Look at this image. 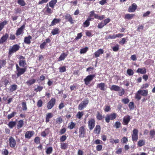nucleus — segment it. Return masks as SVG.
<instances>
[{"mask_svg":"<svg viewBox=\"0 0 155 155\" xmlns=\"http://www.w3.org/2000/svg\"><path fill=\"white\" fill-rule=\"evenodd\" d=\"M33 131H27L25 134V137L27 139H30L34 134Z\"/></svg>","mask_w":155,"mask_h":155,"instance_id":"18","label":"nucleus"},{"mask_svg":"<svg viewBox=\"0 0 155 155\" xmlns=\"http://www.w3.org/2000/svg\"><path fill=\"white\" fill-rule=\"evenodd\" d=\"M24 121L23 120H20L18 122L17 125V128L18 129L21 128L24 125Z\"/></svg>","mask_w":155,"mask_h":155,"instance_id":"35","label":"nucleus"},{"mask_svg":"<svg viewBox=\"0 0 155 155\" xmlns=\"http://www.w3.org/2000/svg\"><path fill=\"white\" fill-rule=\"evenodd\" d=\"M68 144L66 143H61V148L62 149L65 150L68 147Z\"/></svg>","mask_w":155,"mask_h":155,"instance_id":"43","label":"nucleus"},{"mask_svg":"<svg viewBox=\"0 0 155 155\" xmlns=\"http://www.w3.org/2000/svg\"><path fill=\"white\" fill-rule=\"evenodd\" d=\"M76 124L74 122H71L69 123L68 128L71 130L75 127Z\"/></svg>","mask_w":155,"mask_h":155,"instance_id":"39","label":"nucleus"},{"mask_svg":"<svg viewBox=\"0 0 155 155\" xmlns=\"http://www.w3.org/2000/svg\"><path fill=\"white\" fill-rule=\"evenodd\" d=\"M67 139V137L65 135H63L60 137V141L61 142H63L65 141Z\"/></svg>","mask_w":155,"mask_h":155,"instance_id":"59","label":"nucleus"},{"mask_svg":"<svg viewBox=\"0 0 155 155\" xmlns=\"http://www.w3.org/2000/svg\"><path fill=\"white\" fill-rule=\"evenodd\" d=\"M20 48V46L17 44L14 45L9 49L8 54H12L13 53L15 52L19 49Z\"/></svg>","mask_w":155,"mask_h":155,"instance_id":"6","label":"nucleus"},{"mask_svg":"<svg viewBox=\"0 0 155 155\" xmlns=\"http://www.w3.org/2000/svg\"><path fill=\"white\" fill-rule=\"evenodd\" d=\"M96 16L95 18L98 19L100 20H102L105 17V16L104 15H102L101 16H99L97 14V15H96Z\"/></svg>","mask_w":155,"mask_h":155,"instance_id":"54","label":"nucleus"},{"mask_svg":"<svg viewBox=\"0 0 155 155\" xmlns=\"http://www.w3.org/2000/svg\"><path fill=\"white\" fill-rule=\"evenodd\" d=\"M141 95L143 96L146 97L148 95V90H138Z\"/></svg>","mask_w":155,"mask_h":155,"instance_id":"24","label":"nucleus"},{"mask_svg":"<svg viewBox=\"0 0 155 155\" xmlns=\"http://www.w3.org/2000/svg\"><path fill=\"white\" fill-rule=\"evenodd\" d=\"M117 115L116 113H114L110 114H107L105 118V121L107 123H109L110 120L115 119Z\"/></svg>","mask_w":155,"mask_h":155,"instance_id":"2","label":"nucleus"},{"mask_svg":"<svg viewBox=\"0 0 155 155\" xmlns=\"http://www.w3.org/2000/svg\"><path fill=\"white\" fill-rule=\"evenodd\" d=\"M53 116V115L51 113H48L46 116L45 118V122L46 123L49 122L50 121V119L52 118Z\"/></svg>","mask_w":155,"mask_h":155,"instance_id":"28","label":"nucleus"},{"mask_svg":"<svg viewBox=\"0 0 155 155\" xmlns=\"http://www.w3.org/2000/svg\"><path fill=\"white\" fill-rule=\"evenodd\" d=\"M61 21L60 18H54L51 23L49 26H52L55 25L56 24H58Z\"/></svg>","mask_w":155,"mask_h":155,"instance_id":"19","label":"nucleus"},{"mask_svg":"<svg viewBox=\"0 0 155 155\" xmlns=\"http://www.w3.org/2000/svg\"><path fill=\"white\" fill-rule=\"evenodd\" d=\"M137 6L136 4L133 3L132 5L129 7L128 8V12H134L136 9L137 8Z\"/></svg>","mask_w":155,"mask_h":155,"instance_id":"16","label":"nucleus"},{"mask_svg":"<svg viewBox=\"0 0 155 155\" xmlns=\"http://www.w3.org/2000/svg\"><path fill=\"white\" fill-rule=\"evenodd\" d=\"M43 104V102L41 100H39L37 102V106L38 107H40L42 106Z\"/></svg>","mask_w":155,"mask_h":155,"instance_id":"62","label":"nucleus"},{"mask_svg":"<svg viewBox=\"0 0 155 155\" xmlns=\"http://www.w3.org/2000/svg\"><path fill=\"white\" fill-rule=\"evenodd\" d=\"M79 137H84L86 133V129L85 127L82 126L80 127L79 129Z\"/></svg>","mask_w":155,"mask_h":155,"instance_id":"9","label":"nucleus"},{"mask_svg":"<svg viewBox=\"0 0 155 155\" xmlns=\"http://www.w3.org/2000/svg\"><path fill=\"white\" fill-rule=\"evenodd\" d=\"M32 39V37L30 35L27 37H25L24 39V42L27 45H30L31 43V40Z\"/></svg>","mask_w":155,"mask_h":155,"instance_id":"21","label":"nucleus"},{"mask_svg":"<svg viewBox=\"0 0 155 155\" xmlns=\"http://www.w3.org/2000/svg\"><path fill=\"white\" fill-rule=\"evenodd\" d=\"M88 49V48L86 47L80 50V53L81 54H84L86 52Z\"/></svg>","mask_w":155,"mask_h":155,"instance_id":"52","label":"nucleus"},{"mask_svg":"<svg viewBox=\"0 0 155 155\" xmlns=\"http://www.w3.org/2000/svg\"><path fill=\"white\" fill-rule=\"evenodd\" d=\"M89 103V100L88 98L85 99L78 105V109L82 110L86 107Z\"/></svg>","mask_w":155,"mask_h":155,"instance_id":"5","label":"nucleus"},{"mask_svg":"<svg viewBox=\"0 0 155 155\" xmlns=\"http://www.w3.org/2000/svg\"><path fill=\"white\" fill-rule=\"evenodd\" d=\"M129 107L130 110H133L134 108V105L133 102H130L129 104Z\"/></svg>","mask_w":155,"mask_h":155,"instance_id":"53","label":"nucleus"},{"mask_svg":"<svg viewBox=\"0 0 155 155\" xmlns=\"http://www.w3.org/2000/svg\"><path fill=\"white\" fill-rule=\"evenodd\" d=\"M136 72L137 73H140L142 74H145L146 72V69L145 68H139L137 70Z\"/></svg>","mask_w":155,"mask_h":155,"instance_id":"27","label":"nucleus"},{"mask_svg":"<svg viewBox=\"0 0 155 155\" xmlns=\"http://www.w3.org/2000/svg\"><path fill=\"white\" fill-rule=\"evenodd\" d=\"M18 3L21 6H24L26 5V3L23 0H18Z\"/></svg>","mask_w":155,"mask_h":155,"instance_id":"49","label":"nucleus"},{"mask_svg":"<svg viewBox=\"0 0 155 155\" xmlns=\"http://www.w3.org/2000/svg\"><path fill=\"white\" fill-rule=\"evenodd\" d=\"M145 144V141L143 140H140L137 142V145L139 147H141Z\"/></svg>","mask_w":155,"mask_h":155,"instance_id":"37","label":"nucleus"},{"mask_svg":"<svg viewBox=\"0 0 155 155\" xmlns=\"http://www.w3.org/2000/svg\"><path fill=\"white\" fill-rule=\"evenodd\" d=\"M119 91H120L119 92V94H118L119 96H121L123 95L124 94L125 91L124 89L123 88H122V89L120 88V90H119Z\"/></svg>","mask_w":155,"mask_h":155,"instance_id":"56","label":"nucleus"},{"mask_svg":"<svg viewBox=\"0 0 155 155\" xmlns=\"http://www.w3.org/2000/svg\"><path fill=\"white\" fill-rule=\"evenodd\" d=\"M63 122V119L61 117H58L56 120V124H60Z\"/></svg>","mask_w":155,"mask_h":155,"instance_id":"57","label":"nucleus"},{"mask_svg":"<svg viewBox=\"0 0 155 155\" xmlns=\"http://www.w3.org/2000/svg\"><path fill=\"white\" fill-rule=\"evenodd\" d=\"M36 80L32 78L28 80L26 82V84L28 86H30L35 83Z\"/></svg>","mask_w":155,"mask_h":155,"instance_id":"23","label":"nucleus"},{"mask_svg":"<svg viewBox=\"0 0 155 155\" xmlns=\"http://www.w3.org/2000/svg\"><path fill=\"white\" fill-rule=\"evenodd\" d=\"M110 89L111 91H119L120 90V87L118 86L113 85Z\"/></svg>","mask_w":155,"mask_h":155,"instance_id":"30","label":"nucleus"},{"mask_svg":"<svg viewBox=\"0 0 155 155\" xmlns=\"http://www.w3.org/2000/svg\"><path fill=\"white\" fill-rule=\"evenodd\" d=\"M9 35L7 33H5L0 39V44H2L5 42L8 39Z\"/></svg>","mask_w":155,"mask_h":155,"instance_id":"17","label":"nucleus"},{"mask_svg":"<svg viewBox=\"0 0 155 155\" xmlns=\"http://www.w3.org/2000/svg\"><path fill=\"white\" fill-rule=\"evenodd\" d=\"M110 142L112 144L117 143L119 142V140L118 139L114 140L113 138H111L110 140Z\"/></svg>","mask_w":155,"mask_h":155,"instance_id":"48","label":"nucleus"},{"mask_svg":"<svg viewBox=\"0 0 155 155\" xmlns=\"http://www.w3.org/2000/svg\"><path fill=\"white\" fill-rule=\"evenodd\" d=\"M138 130L137 129H134L131 134L132 140L133 142H136L138 138Z\"/></svg>","mask_w":155,"mask_h":155,"instance_id":"7","label":"nucleus"},{"mask_svg":"<svg viewBox=\"0 0 155 155\" xmlns=\"http://www.w3.org/2000/svg\"><path fill=\"white\" fill-rule=\"evenodd\" d=\"M128 141V139L127 137H123L121 140V142L122 143H127V142Z\"/></svg>","mask_w":155,"mask_h":155,"instance_id":"60","label":"nucleus"},{"mask_svg":"<svg viewBox=\"0 0 155 155\" xmlns=\"http://www.w3.org/2000/svg\"><path fill=\"white\" fill-rule=\"evenodd\" d=\"M52 147H49L46 149V153L47 154H50L52 153Z\"/></svg>","mask_w":155,"mask_h":155,"instance_id":"44","label":"nucleus"},{"mask_svg":"<svg viewBox=\"0 0 155 155\" xmlns=\"http://www.w3.org/2000/svg\"><path fill=\"white\" fill-rule=\"evenodd\" d=\"M104 118V117L102 116V114L100 113L99 112H97L96 115L97 119L99 120H101L103 119Z\"/></svg>","mask_w":155,"mask_h":155,"instance_id":"32","label":"nucleus"},{"mask_svg":"<svg viewBox=\"0 0 155 155\" xmlns=\"http://www.w3.org/2000/svg\"><path fill=\"white\" fill-rule=\"evenodd\" d=\"M104 51L102 49H99L97 51L95 52L94 54L95 58H97L99 57L101 54L104 53Z\"/></svg>","mask_w":155,"mask_h":155,"instance_id":"20","label":"nucleus"},{"mask_svg":"<svg viewBox=\"0 0 155 155\" xmlns=\"http://www.w3.org/2000/svg\"><path fill=\"white\" fill-rule=\"evenodd\" d=\"M65 19L71 24L74 23V20L73 19L71 15L69 14H67L65 15Z\"/></svg>","mask_w":155,"mask_h":155,"instance_id":"15","label":"nucleus"},{"mask_svg":"<svg viewBox=\"0 0 155 155\" xmlns=\"http://www.w3.org/2000/svg\"><path fill=\"white\" fill-rule=\"evenodd\" d=\"M131 118L130 116L127 115L123 118L122 124L124 125H127L130 121Z\"/></svg>","mask_w":155,"mask_h":155,"instance_id":"14","label":"nucleus"},{"mask_svg":"<svg viewBox=\"0 0 155 155\" xmlns=\"http://www.w3.org/2000/svg\"><path fill=\"white\" fill-rule=\"evenodd\" d=\"M95 76L96 75L95 74H92L87 76L84 80L85 84L87 85H88L95 77Z\"/></svg>","mask_w":155,"mask_h":155,"instance_id":"3","label":"nucleus"},{"mask_svg":"<svg viewBox=\"0 0 155 155\" xmlns=\"http://www.w3.org/2000/svg\"><path fill=\"white\" fill-rule=\"evenodd\" d=\"M84 115V113L83 112L79 111L76 114V117L79 119H80Z\"/></svg>","mask_w":155,"mask_h":155,"instance_id":"45","label":"nucleus"},{"mask_svg":"<svg viewBox=\"0 0 155 155\" xmlns=\"http://www.w3.org/2000/svg\"><path fill=\"white\" fill-rule=\"evenodd\" d=\"M105 84L102 82L97 84V87L99 88L102 91H104L105 90Z\"/></svg>","mask_w":155,"mask_h":155,"instance_id":"26","label":"nucleus"},{"mask_svg":"<svg viewBox=\"0 0 155 155\" xmlns=\"http://www.w3.org/2000/svg\"><path fill=\"white\" fill-rule=\"evenodd\" d=\"M141 95L140 94L138 91L137 93L135 94V98L137 99L138 101H139L141 98Z\"/></svg>","mask_w":155,"mask_h":155,"instance_id":"40","label":"nucleus"},{"mask_svg":"<svg viewBox=\"0 0 155 155\" xmlns=\"http://www.w3.org/2000/svg\"><path fill=\"white\" fill-rule=\"evenodd\" d=\"M135 16V15L134 14H127L125 15L124 18L125 19H127L128 20H130L133 18Z\"/></svg>","mask_w":155,"mask_h":155,"instance_id":"29","label":"nucleus"},{"mask_svg":"<svg viewBox=\"0 0 155 155\" xmlns=\"http://www.w3.org/2000/svg\"><path fill=\"white\" fill-rule=\"evenodd\" d=\"M95 120L94 118H91L88 120V127L90 130H92L94 127Z\"/></svg>","mask_w":155,"mask_h":155,"instance_id":"10","label":"nucleus"},{"mask_svg":"<svg viewBox=\"0 0 155 155\" xmlns=\"http://www.w3.org/2000/svg\"><path fill=\"white\" fill-rule=\"evenodd\" d=\"M16 122L15 121H10L8 125L10 129H12L16 125Z\"/></svg>","mask_w":155,"mask_h":155,"instance_id":"33","label":"nucleus"},{"mask_svg":"<svg viewBox=\"0 0 155 155\" xmlns=\"http://www.w3.org/2000/svg\"><path fill=\"white\" fill-rule=\"evenodd\" d=\"M57 0H51L49 3V6L52 8H54L55 5L57 3Z\"/></svg>","mask_w":155,"mask_h":155,"instance_id":"34","label":"nucleus"},{"mask_svg":"<svg viewBox=\"0 0 155 155\" xmlns=\"http://www.w3.org/2000/svg\"><path fill=\"white\" fill-rule=\"evenodd\" d=\"M18 59V63L19 66L22 68H25L27 63L25 58L22 55H21L19 57Z\"/></svg>","mask_w":155,"mask_h":155,"instance_id":"4","label":"nucleus"},{"mask_svg":"<svg viewBox=\"0 0 155 155\" xmlns=\"http://www.w3.org/2000/svg\"><path fill=\"white\" fill-rule=\"evenodd\" d=\"M110 109L111 108L110 106L105 105L104 108V110L105 112H108Z\"/></svg>","mask_w":155,"mask_h":155,"instance_id":"55","label":"nucleus"},{"mask_svg":"<svg viewBox=\"0 0 155 155\" xmlns=\"http://www.w3.org/2000/svg\"><path fill=\"white\" fill-rule=\"evenodd\" d=\"M17 113L15 111L12 112L11 114H9L8 115L7 117L8 119H10L13 117Z\"/></svg>","mask_w":155,"mask_h":155,"instance_id":"47","label":"nucleus"},{"mask_svg":"<svg viewBox=\"0 0 155 155\" xmlns=\"http://www.w3.org/2000/svg\"><path fill=\"white\" fill-rule=\"evenodd\" d=\"M8 24V21L5 20L0 23V31L4 28L5 26Z\"/></svg>","mask_w":155,"mask_h":155,"instance_id":"36","label":"nucleus"},{"mask_svg":"<svg viewBox=\"0 0 155 155\" xmlns=\"http://www.w3.org/2000/svg\"><path fill=\"white\" fill-rule=\"evenodd\" d=\"M56 102V99L54 98L51 99L47 103V107L48 109H51L52 108Z\"/></svg>","mask_w":155,"mask_h":155,"instance_id":"8","label":"nucleus"},{"mask_svg":"<svg viewBox=\"0 0 155 155\" xmlns=\"http://www.w3.org/2000/svg\"><path fill=\"white\" fill-rule=\"evenodd\" d=\"M21 105L22 106V109L23 110H27V108L26 102H23L21 103Z\"/></svg>","mask_w":155,"mask_h":155,"instance_id":"46","label":"nucleus"},{"mask_svg":"<svg viewBox=\"0 0 155 155\" xmlns=\"http://www.w3.org/2000/svg\"><path fill=\"white\" fill-rule=\"evenodd\" d=\"M9 146L11 148H14L16 145V142L15 139L12 137L9 139Z\"/></svg>","mask_w":155,"mask_h":155,"instance_id":"11","label":"nucleus"},{"mask_svg":"<svg viewBox=\"0 0 155 155\" xmlns=\"http://www.w3.org/2000/svg\"><path fill=\"white\" fill-rule=\"evenodd\" d=\"M129 100L128 98H124L121 100L122 102L125 104H126L129 102Z\"/></svg>","mask_w":155,"mask_h":155,"instance_id":"61","label":"nucleus"},{"mask_svg":"<svg viewBox=\"0 0 155 155\" xmlns=\"http://www.w3.org/2000/svg\"><path fill=\"white\" fill-rule=\"evenodd\" d=\"M43 89V87L40 86H38L36 88H35L34 91L36 92L41 91Z\"/></svg>","mask_w":155,"mask_h":155,"instance_id":"58","label":"nucleus"},{"mask_svg":"<svg viewBox=\"0 0 155 155\" xmlns=\"http://www.w3.org/2000/svg\"><path fill=\"white\" fill-rule=\"evenodd\" d=\"M2 154L3 155H8V151L6 149H3L2 150Z\"/></svg>","mask_w":155,"mask_h":155,"instance_id":"64","label":"nucleus"},{"mask_svg":"<svg viewBox=\"0 0 155 155\" xmlns=\"http://www.w3.org/2000/svg\"><path fill=\"white\" fill-rule=\"evenodd\" d=\"M6 59L0 60V69L4 67L6 65Z\"/></svg>","mask_w":155,"mask_h":155,"instance_id":"31","label":"nucleus"},{"mask_svg":"<svg viewBox=\"0 0 155 155\" xmlns=\"http://www.w3.org/2000/svg\"><path fill=\"white\" fill-rule=\"evenodd\" d=\"M59 72L61 73H63L65 72L66 71V66H64L59 68Z\"/></svg>","mask_w":155,"mask_h":155,"instance_id":"51","label":"nucleus"},{"mask_svg":"<svg viewBox=\"0 0 155 155\" xmlns=\"http://www.w3.org/2000/svg\"><path fill=\"white\" fill-rule=\"evenodd\" d=\"M90 22L88 20H87L85 21L83 23V25L84 27H87L89 26L90 25Z\"/></svg>","mask_w":155,"mask_h":155,"instance_id":"63","label":"nucleus"},{"mask_svg":"<svg viewBox=\"0 0 155 155\" xmlns=\"http://www.w3.org/2000/svg\"><path fill=\"white\" fill-rule=\"evenodd\" d=\"M59 33V29L58 28H55L53 29L51 31V33L53 35H57Z\"/></svg>","mask_w":155,"mask_h":155,"instance_id":"38","label":"nucleus"},{"mask_svg":"<svg viewBox=\"0 0 155 155\" xmlns=\"http://www.w3.org/2000/svg\"><path fill=\"white\" fill-rule=\"evenodd\" d=\"M49 129L48 128L45 129L44 131L41 132V136L44 137H45L46 136L49 134Z\"/></svg>","mask_w":155,"mask_h":155,"instance_id":"25","label":"nucleus"},{"mask_svg":"<svg viewBox=\"0 0 155 155\" xmlns=\"http://www.w3.org/2000/svg\"><path fill=\"white\" fill-rule=\"evenodd\" d=\"M121 123L119 121H116L114 125V127L116 129H118L121 127Z\"/></svg>","mask_w":155,"mask_h":155,"instance_id":"42","label":"nucleus"},{"mask_svg":"<svg viewBox=\"0 0 155 155\" xmlns=\"http://www.w3.org/2000/svg\"><path fill=\"white\" fill-rule=\"evenodd\" d=\"M101 128L99 125H97L94 130L95 134H99L101 133Z\"/></svg>","mask_w":155,"mask_h":155,"instance_id":"22","label":"nucleus"},{"mask_svg":"<svg viewBox=\"0 0 155 155\" xmlns=\"http://www.w3.org/2000/svg\"><path fill=\"white\" fill-rule=\"evenodd\" d=\"M25 27V25H23L19 28H18L16 31L15 35L17 36H19L21 34H22L24 32L23 30Z\"/></svg>","mask_w":155,"mask_h":155,"instance_id":"12","label":"nucleus"},{"mask_svg":"<svg viewBox=\"0 0 155 155\" xmlns=\"http://www.w3.org/2000/svg\"><path fill=\"white\" fill-rule=\"evenodd\" d=\"M69 52L67 51L66 53H62L60 57L58 58V61H63L64 60L65 58L67 56Z\"/></svg>","mask_w":155,"mask_h":155,"instance_id":"13","label":"nucleus"},{"mask_svg":"<svg viewBox=\"0 0 155 155\" xmlns=\"http://www.w3.org/2000/svg\"><path fill=\"white\" fill-rule=\"evenodd\" d=\"M17 88V85L16 84H14L12 85L10 88V91L11 92H13L16 90Z\"/></svg>","mask_w":155,"mask_h":155,"instance_id":"41","label":"nucleus"},{"mask_svg":"<svg viewBox=\"0 0 155 155\" xmlns=\"http://www.w3.org/2000/svg\"><path fill=\"white\" fill-rule=\"evenodd\" d=\"M127 73L129 76L133 75L134 74V71L130 69H128L127 70Z\"/></svg>","mask_w":155,"mask_h":155,"instance_id":"50","label":"nucleus"},{"mask_svg":"<svg viewBox=\"0 0 155 155\" xmlns=\"http://www.w3.org/2000/svg\"><path fill=\"white\" fill-rule=\"evenodd\" d=\"M16 74L18 77H19L23 74L26 71L27 68H21L17 64L16 65Z\"/></svg>","mask_w":155,"mask_h":155,"instance_id":"1","label":"nucleus"}]
</instances>
